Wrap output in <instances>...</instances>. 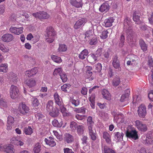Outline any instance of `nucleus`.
Wrapping results in <instances>:
<instances>
[{"mask_svg":"<svg viewBox=\"0 0 153 153\" xmlns=\"http://www.w3.org/2000/svg\"><path fill=\"white\" fill-rule=\"evenodd\" d=\"M7 119V123L12 125L14 122V118L11 116H9L8 117Z\"/></svg>","mask_w":153,"mask_h":153,"instance_id":"052dcab7","label":"nucleus"},{"mask_svg":"<svg viewBox=\"0 0 153 153\" xmlns=\"http://www.w3.org/2000/svg\"><path fill=\"white\" fill-rule=\"evenodd\" d=\"M138 57L137 56L132 55L129 58V60L131 62V65H136L137 64V60Z\"/></svg>","mask_w":153,"mask_h":153,"instance_id":"58836bf2","label":"nucleus"},{"mask_svg":"<svg viewBox=\"0 0 153 153\" xmlns=\"http://www.w3.org/2000/svg\"><path fill=\"white\" fill-rule=\"evenodd\" d=\"M0 50L4 52H7L9 51V49L5 47L2 44H0Z\"/></svg>","mask_w":153,"mask_h":153,"instance_id":"680f3d73","label":"nucleus"},{"mask_svg":"<svg viewBox=\"0 0 153 153\" xmlns=\"http://www.w3.org/2000/svg\"><path fill=\"white\" fill-rule=\"evenodd\" d=\"M85 108L82 107L79 108H76L74 111L77 113L84 114L85 112Z\"/></svg>","mask_w":153,"mask_h":153,"instance_id":"864d4df0","label":"nucleus"},{"mask_svg":"<svg viewBox=\"0 0 153 153\" xmlns=\"http://www.w3.org/2000/svg\"><path fill=\"white\" fill-rule=\"evenodd\" d=\"M11 142L14 143L15 145L20 146H23L24 144V143L21 141L17 139V138L13 137L11 140Z\"/></svg>","mask_w":153,"mask_h":153,"instance_id":"c756f323","label":"nucleus"},{"mask_svg":"<svg viewBox=\"0 0 153 153\" xmlns=\"http://www.w3.org/2000/svg\"><path fill=\"white\" fill-rule=\"evenodd\" d=\"M19 91L17 87L13 85H11L10 90V96L13 99L17 98L19 95Z\"/></svg>","mask_w":153,"mask_h":153,"instance_id":"7ed1b4c3","label":"nucleus"},{"mask_svg":"<svg viewBox=\"0 0 153 153\" xmlns=\"http://www.w3.org/2000/svg\"><path fill=\"white\" fill-rule=\"evenodd\" d=\"M108 32L107 30L103 31L100 35L101 38L103 39H106L108 37Z\"/></svg>","mask_w":153,"mask_h":153,"instance_id":"13d9d810","label":"nucleus"},{"mask_svg":"<svg viewBox=\"0 0 153 153\" xmlns=\"http://www.w3.org/2000/svg\"><path fill=\"white\" fill-rule=\"evenodd\" d=\"M71 85L69 84H65L61 87L62 90L65 92H68L70 90Z\"/></svg>","mask_w":153,"mask_h":153,"instance_id":"f704fd0d","label":"nucleus"},{"mask_svg":"<svg viewBox=\"0 0 153 153\" xmlns=\"http://www.w3.org/2000/svg\"><path fill=\"white\" fill-rule=\"evenodd\" d=\"M103 137L105 140L106 142L109 144L111 143V137L109 134L107 132H104L103 134Z\"/></svg>","mask_w":153,"mask_h":153,"instance_id":"bb28decb","label":"nucleus"},{"mask_svg":"<svg viewBox=\"0 0 153 153\" xmlns=\"http://www.w3.org/2000/svg\"><path fill=\"white\" fill-rule=\"evenodd\" d=\"M53 102L51 100L49 101L46 104V110L48 112L51 111L53 109Z\"/></svg>","mask_w":153,"mask_h":153,"instance_id":"72a5a7b5","label":"nucleus"},{"mask_svg":"<svg viewBox=\"0 0 153 153\" xmlns=\"http://www.w3.org/2000/svg\"><path fill=\"white\" fill-rule=\"evenodd\" d=\"M102 94L103 98L108 100H110L111 95L108 91L106 89H103L102 90Z\"/></svg>","mask_w":153,"mask_h":153,"instance_id":"2f4dec72","label":"nucleus"},{"mask_svg":"<svg viewBox=\"0 0 153 153\" xmlns=\"http://www.w3.org/2000/svg\"><path fill=\"white\" fill-rule=\"evenodd\" d=\"M59 108L63 116L65 117L69 116V113L67 111L66 109L64 107L63 105L59 106Z\"/></svg>","mask_w":153,"mask_h":153,"instance_id":"ea45409f","label":"nucleus"},{"mask_svg":"<svg viewBox=\"0 0 153 153\" xmlns=\"http://www.w3.org/2000/svg\"><path fill=\"white\" fill-rule=\"evenodd\" d=\"M139 45L141 49L143 51V52H145L147 51L148 45L145 43L143 40L140 39L139 40Z\"/></svg>","mask_w":153,"mask_h":153,"instance_id":"412c9836","label":"nucleus"},{"mask_svg":"<svg viewBox=\"0 0 153 153\" xmlns=\"http://www.w3.org/2000/svg\"><path fill=\"white\" fill-rule=\"evenodd\" d=\"M24 132L26 135H30L33 133V129L30 126L26 127L24 128Z\"/></svg>","mask_w":153,"mask_h":153,"instance_id":"c03bdc74","label":"nucleus"},{"mask_svg":"<svg viewBox=\"0 0 153 153\" xmlns=\"http://www.w3.org/2000/svg\"><path fill=\"white\" fill-rule=\"evenodd\" d=\"M54 97L55 102L56 104L59 106L62 105L63 104L62 98L60 97L57 92L54 93Z\"/></svg>","mask_w":153,"mask_h":153,"instance_id":"6ab92c4d","label":"nucleus"},{"mask_svg":"<svg viewBox=\"0 0 153 153\" xmlns=\"http://www.w3.org/2000/svg\"><path fill=\"white\" fill-rule=\"evenodd\" d=\"M123 24L124 30L126 34L127 39L128 42L131 44L134 43L135 39L134 33L132 31V27L131 26L130 19L128 17H126L124 20Z\"/></svg>","mask_w":153,"mask_h":153,"instance_id":"f257e3e1","label":"nucleus"},{"mask_svg":"<svg viewBox=\"0 0 153 153\" xmlns=\"http://www.w3.org/2000/svg\"><path fill=\"white\" fill-rule=\"evenodd\" d=\"M102 48H99L96 51L95 53H94L95 56L98 58L100 56L101 54H102Z\"/></svg>","mask_w":153,"mask_h":153,"instance_id":"bf43d9fd","label":"nucleus"},{"mask_svg":"<svg viewBox=\"0 0 153 153\" xmlns=\"http://www.w3.org/2000/svg\"><path fill=\"white\" fill-rule=\"evenodd\" d=\"M138 114L140 117H144L146 114V108L144 105H141L138 107Z\"/></svg>","mask_w":153,"mask_h":153,"instance_id":"9b49d317","label":"nucleus"},{"mask_svg":"<svg viewBox=\"0 0 153 153\" xmlns=\"http://www.w3.org/2000/svg\"><path fill=\"white\" fill-rule=\"evenodd\" d=\"M59 76L63 82H65L67 81L68 79L65 73L63 72Z\"/></svg>","mask_w":153,"mask_h":153,"instance_id":"4d7b16f0","label":"nucleus"},{"mask_svg":"<svg viewBox=\"0 0 153 153\" xmlns=\"http://www.w3.org/2000/svg\"><path fill=\"white\" fill-rule=\"evenodd\" d=\"M114 19L113 17H110L105 20L104 24L106 27H109L112 25V23L114 22Z\"/></svg>","mask_w":153,"mask_h":153,"instance_id":"aec40b11","label":"nucleus"},{"mask_svg":"<svg viewBox=\"0 0 153 153\" xmlns=\"http://www.w3.org/2000/svg\"><path fill=\"white\" fill-rule=\"evenodd\" d=\"M125 94H123L121 97L120 100L121 102H123L127 99L129 94L130 91L128 89H127L125 91Z\"/></svg>","mask_w":153,"mask_h":153,"instance_id":"473e14b6","label":"nucleus"},{"mask_svg":"<svg viewBox=\"0 0 153 153\" xmlns=\"http://www.w3.org/2000/svg\"><path fill=\"white\" fill-rule=\"evenodd\" d=\"M71 102L72 104L74 105L75 107L77 106L80 104L79 101L78 100L72 99Z\"/></svg>","mask_w":153,"mask_h":153,"instance_id":"e2e57ef3","label":"nucleus"},{"mask_svg":"<svg viewBox=\"0 0 153 153\" xmlns=\"http://www.w3.org/2000/svg\"><path fill=\"white\" fill-rule=\"evenodd\" d=\"M35 117L36 119L38 121H39L40 122H43L45 116L41 113H38L35 114Z\"/></svg>","mask_w":153,"mask_h":153,"instance_id":"c9c22d12","label":"nucleus"},{"mask_svg":"<svg viewBox=\"0 0 153 153\" xmlns=\"http://www.w3.org/2000/svg\"><path fill=\"white\" fill-rule=\"evenodd\" d=\"M8 70V65L7 64H1L0 65V72L6 73Z\"/></svg>","mask_w":153,"mask_h":153,"instance_id":"79ce46f5","label":"nucleus"},{"mask_svg":"<svg viewBox=\"0 0 153 153\" xmlns=\"http://www.w3.org/2000/svg\"><path fill=\"white\" fill-rule=\"evenodd\" d=\"M140 99V97L137 95H134L133 97V99L132 101L133 103L139 102Z\"/></svg>","mask_w":153,"mask_h":153,"instance_id":"0e129e2a","label":"nucleus"},{"mask_svg":"<svg viewBox=\"0 0 153 153\" xmlns=\"http://www.w3.org/2000/svg\"><path fill=\"white\" fill-rule=\"evenodd\" d=\"M126 135L129 138H131L134 140L138 139L137 132L135 129H132L131 130H127L126 132Z\"/></svg>","mask_w":153,"mask_h":153,"instance_id":"39448f33","label":"nucleus"},{"mask_svg":"<svg viewBox=\"0 0 153 153\" xmlns=\"http://www.w3.org/2000/svg\"><path fill=\"white\" fill-rule=\"evenodd\" d=\"M51 59L54 62L57 63H59L62 62L61 58L57 56L53 55L51 57Z\"/></svg>","mask_w":153,"mask_h":153,"instance_id":"603ef678","label":"nucleus"},{"mask_svg":"<svg viewBox=\"0 0 153 153\" xmlns=\"http://www.w3.org/2000/svg\"><path fill=\"white\" fill-rule=\"evenodd\" d=\"M88 132L91 139L93 141L97 139L96 131L94 126H88Z\"/></svg>","mask_w":153,"mask_h":153,"instance_id":"423d86ee","label":"nucleus"},{"mask_svg":"<svg viewBox=\"0 0 153 153\" xmlns=\"http://www.w3.org/2000/svg\"><path fill=\"white\" fill-rule=\"evenodd\" d=\"M120 82V78L118 76L116 75L113 80V85L115 86L118 85Z\"/></svg>","mask_w":153,"mask_h":153,"instance_id":"4c0bfd02","label":"nucleus"},{"mask_svg":"<svg viewBox=\"0 0 153 153\" xmlns=\"http://www.w3.org/2000/svg\"><path fill=\"white\" fill-rule=\"evenodd\" d=\"M84 129L85 127L83 124H82V125H78L76 129L78 134L79 135H81L83 134Z\"/></svg>","mask_w":153,"mask_h":153,"instance_id":"a19ab883","label":"nucleus"},{"mask_svg":"<svg viewBox=\"0 0 153 153\" xmlns=\"http://www.w3.org/2000/svg\"><path fill=\"white\" fill-rule=\"evenodd\" d=\"M102 149L104 153H115L114 150L107 146H102Z\"/></svg>","mask_w":153,"mask_h":153,"instance_id":"c85d7f7f","label":"nucleus"},{"mask_svg":"<svg viewBox=\"0 0 153 153\" xmlns=\"http://www.w3.org/2000/svg\"><path fill=\"white\" fill-rule=\"evenodd\" d=\"M98 58L95 56L94 54H91L88 56L87 59L90 63L94 64L97 60Z\"/></svg>","mask_w":153,"mask_h":153,"instance_id":"f3484780","label":"nucleus"},{"mask_svg":"<svg viewBox=\"0 0 153 153\" xmlns=\"http://www.w3.org/2000/svg\"><path fill=\"white\" fill-rule=\"evenodd\" d=\"M95 69L98 72H100L102 69V65L100 63H99L96 65L95 66Z\"/></svg>","mask_w":153,"mask_h":153,"instance_id":"338daca9","label":"nucleus"},{"mask_svg":"<svg viewBox=\"0 0 153 153\" xmlns=\"http://www.w3.org/2000/svg\"><path fill=\"white\" fill-rule=\"evenodd\" d=\"M2 41L5 42H9L12 41L14 39L13 36L10 33H6L2 36Z\"/></svg>","mask_w":153,"mask_h":153,"instance_id":"4468645a","label":"nucleus"},{"mask_svg":"<svg viewBox=\"0 0 153 153\" xmlns=\"http://www.w3.org/2000/svg\"><path fill=\"white\" fill-rule=\"evenodd\" d=\"M41 145L39 143L35 144L33 151L34 153H39L41 150Z\"/></svg>","mask_w":153,"mask_h":153,"instance_id":"de8ad7c7","label":"nucleus"},{"mask_svg":"<svg viewBox=\"0 0 153 153\" xmlns=\"http://www.w3.org/2000/svg\"><path fill=\"white\" fill-rule=\"evenodd\" d=\"M64 140L67 143H71L74 141L73 136L68 133H66L65 134Z\"/></svg>","mask_w":153,"mask_h":153,"instance_id":"4be33fe9","label":"nucleus"},{"mask_svg":"<svg viewBox=\"0 0 153 153\" xmlns=\"http://www.w3.org/2000/svg\"><path fill=\"white\" fill-rule=\"evenodd\" d=\"M125 41L124 33H122L120 36L119 42V45L120 47H122L124 45Z\"/></svg>","mask_w":153,"mask_h":153,"instance_id":"37998d69","label":"nucleus"},{"mask_svg":"<svg viewBox=\"0 0 153 153\" xmlns=\"http://www.w3.org/2000/svg\"><path fill=\"white\" fill-rule=\"evenodd\" d=\"M53 125L55 127H60L62 125V122L61 121L59 122L56 119H54L52 122Z\"/></svg>","mask_w":153,"mask_h":153,"instance_id":"49530a36","label":"nucleus"},{"mask_svg":"<svg viewBox=\"0 0 153 153\" xmlns=\"http://www.w3.org/2000/svg\"><path fill=\"white\" fill-rule=\"evenodd\" d=\"M23 28L22 27L19 28H16L11 27L10 29V32L12 33L19 35L23 32Z\"/></svg>","mask_w":153,"mask_h":153,"instance_id":"ddd939ff","label":"nucleus"},{"mask_svg":"<svg viewBox=\"0 0 153 153\" xmlns=\"http://www.w3.org/2000/svg\"><path fill=\"white\" fill-rule=\"evenodd\" d=\"M97 42V39L96 38H93L91 40L89 44L90 45H95Z\"/></svg>","mask_w":153,"mask_h":153,"instance_id":"774afa93","label":"nucleus"},{"mask_svg":"<svg viewBox=\"0 0 153 153\" xmlns=\"http://www.w3.org/2000/svg\"><path fill=\"white\" fill-rule=\"evenodd\" d=\"M114 134L115 138L118 140H120L121 139H123V134L122 132H116L114 133Z\"/></svg>","mask_w":153,"mask_h":153,"instance_id":"a18cd8bd","label":"nucleus"},{"mask_svg":"<svg viewBox=\"0 0 153 153\" xmlns=\"http://www.w3.org/2000/svg\"><path fill=\"white\" fill-rule=\"evenodd\" d=\"M78 126L77 123L74 121H72L70 124V128L72 131H75Z\"/></svg>","mask_w":153,"mask_h":153,"instance_id":"09e8293b","label":"nucleus"},{"mask_svg":"<svg viewBox=\"0 0 153 153\" xmlns=\"http://www.w3.org/2000/svg\"><path fill=\"white\" fill-rule=\"evenodd\" d=\"M14 151L15 150L13 148V146L12 145H9L7 146L4 147V151H5L7 153H13Z\"/></svg>","mask_w":153,"mask_h":153,"instance_id":"e433bc0d","label":"nucleus"},{"mask_svg":"<svg viewBox=\"0 0 153 153\" xmlns=\"http://www.w3.org/2000/svg\"><path fill=\"white\" fill-rule=\"evenodd\" d=\"M32 15L34 17L41 20L47 19L50 16L47 13L44 11H40L34 13L32 14Z\"/></svg>","mask_w":153,"mask_h":153,"instance_id":"20e7f679","label":"nucleus"},{"mask_svg":"<svg viewBox=\"0 0 153 153\" xmlns=\"http://www.w3.org/2000/svg\"><path fill=\"white\" fill-rule=\"evenodd\" d=\"M55 139L51 137H49L48 139L45 138V141L47 144L51 147H54L56 145Z\"/></svg>","mask_w":153,"mask_h":153,"instance_id":"dca6fc26","label":"nucleus"},{"mask_svg":"<svg viewBox=\"0 0 153 153\" xmlns=\"http://www.w3.org/2000/svg\"><path fill=\"white\" fill-rule=\"evenodd\" d=\"M149 27H148L146 25H141L140 27V28L143 30L145 31V33H146L145 36L149 38V34L150 33V30H149Z\"/></svg>","mask_w":153,"mask_h":153,"instance_id":"393cba45","label":"nucleus"},{"mask_svg":"<svg viewBox=\"0 0 153 153\" xmlns=\"http://www.w3.org/2000/svg\"><path fill=\"white\" fill-rule=\"evenodd\" d=\"M88 50L86 49H84L79 54V57L80 59H84L88 56Z\"/></svg>","mask_w":153,"mask_h":153,"instance_id":"cd10ccee","label":"nucleus"},{"mask_svg":"<svg viewBox=\"0 0 153 153\" xmlns=\"http://www.w3.org/2000/svg\"><path fill=\"white\" fill-rule=\"evenodd\" d=\"M141 139L143 141V143L145 144H150L152 143V140L149 134H147L146 136H142Z\"/></svg>","mask_w":153,"mask_h":153,"instance_id":"2eb2a0df","label":"nucleus"},{"mask_svg":"<svg viewBox=\"0 0 153 153\" xmlns=\"http://www.w3.org/2000/svg\"><path fill=\"white\" fill-rule=\"evenodd\" d=\"M112 64L113 67L116 69H121L120 62L118 59L117 55H115L112 59Z\"/></svg>","mask_w":153,"mask_h":153,"instance_id":"9d476101","label":"nucleus"},{"mask_svg":"<svg viewBox=\"0 0 153 153\" xmlns=\"http://www.w3.org/2000/svg\"><path fill=\"white\" fill-rule=\"evenodd\" d=\"M140 13L139 10H135L134 13L133 19L137 24H140L141 22L140 19Z\"/></svg>","mask_w":153,"mask_h":153,"instance_id":"f8f14e48","label":"nucleus"},{"mask_svg":"<svg viewBox=\"0 0 153 153\" xmlns=\"http://www.w3.org/2000/svg\"><path fill=\"white\" fill-rule=\"evenodd\" d=\"M46 31V34L45 36L47 41L49 43L52 42L54 40L56 34L54 29L51 27H48Z\"/></svg>","mask_w":153,"mask_h":153,"instance_id":"f03ea898","label":"nucleus"},{"mask_svg":"<svg viewBox=\"0 0 153 153\" xmlns=\"http://www.w3.org/2000/svg\"><path fill=\"white\" fill-rule=\"evenodd\" d=\"M71 4L77 8L82 7L83 3L81 0H71Z\"/></svg>","mask_w":153,"mask_h":153,"instance_id":"a211bd4d","label":"nucleus"},{"mask_svg":"<svg viewBox=\"0 0 153 153\" xmlns=\"http://www.w3.org/2000/svg\"><path fill=\"white\" fill-rule=\"evenodd\" d=\"M94 122L92 120V118L91 116H89L87 120V126H94Z\"/></svg>","mask_w":153,"mask_h":153,"instance_id":"6e6d98bb","label":"nucleus"},{"mask_svg":"<svg viewBox=\"0 0 153 153\" xmlns=\"http://www.w3.org/2000/svg\"><path fill=\"white\" fill-rule=\"evenodd\" d=\"M67 49V47L65 45L60 44L58 49V51L59 52L65 51Z\"/></svg>","mask_w":153,"mask_h":153,"instance_id":"8fccbe9b","label":"nucleus"},{"mask_svg":"<svg viewBox=\"0 0 153 153\" xmlns=\"http://www.w3.org/2000/svg\"><path fill=\"white\" fill-rule=\"evenodd\" d=\"M109 5L107 3H103L99 8V10L101 12H106L109 9Z\"/></svg>","mask_w":153,"mask_h":153,"instance_id":"a878e982","label":"nucleus"},{"mask_svg":"<svg viewBox=\"0 0 153 153\" xmlns=\"http://www.w3.org/2000/svg\"><path fill=\"white\" fill-rule=\"evenodd\" d=\"M19 110L20 113L23 114L27 113L29 111V108L25 104L22 103L19 104Z\"/></svg>","mask_w":153,"mask_h":153,"instance_id":"6e6552de","label":"nucleus"},{"mask_svg":"<svg viewBox=\"0 0 153 153\" xmlns=\"http://www.w3.org/2000/svg\"><path fill=\"white\" fill-rule=\"evenodd\" d=\"M87 20L85 18H82L76 22L74 25V28L75 29H78L80 28L82 25H84L87 22Z\"/></svg>","mask_w":153,"mask_h":153,"instance_id":"1a4fd4ad","label":"nucleus"},{"mask_svg":"<svg viewBox=\"0 0 153 153\" xmlns=\"http://www.w3.org/2000/svg\"><path fill=\"white\" fill-rule=\"evenodd\" d=\"M26 84L30 88L36 85V81L33 79L27 80L25 82Z\"/></svg>","mask_w":153,"mask_h":153,"instance_id":"7c9ffc66","label":"nucleus"},{"mask_svg":"<svg viewBox=\"0 0 153 153\" xmlns=\"http://www.w3.org/2000/svg\"><path fill=\"white\" fill-rule=\"evenodd\" d=\"M9 77L10 80L14 83L18 81V77L16 74L13 72H10Z\"/></svg>","mask_w":153,"mask_h":153,"instance_id":"5701e85b","label":"nucleus"},{"mask_svg":"<svg viewBox=\"0 0 153 153\" xmlns=\"http://www.w3.org/2000/svg\"><path fill=\"white\" fill-rule=\"evenodd\" d=\"M135 125L138 130L141 131L145 132L147 131V128L146 126L142 123V122L139 120L135 121Z\"/></svg>","mask_w":153,"mask_h":153,"instance_id":"0eeeda50","label":"nucleus"},{"mask_svg":"<svg viewBox=\"0 0 153 153\" xmlns=\"http://www.w3.org/2000/svg\"><path fill=\"white\" fill-rule=\"evenodd\" d=\"M111 53V50L109 49H108L107 50H105L103 53V55L104 57L108 59L110 54Z\"/></svg>","mask_w":153,"mask_h":153,"instance_id":"3c124183","label":"nucleus"},{"mask_svg":"<svg viewBox=\"0 0 153 153\" xmlns=\"http://www.w3.org/2000/svg\"><path fill=\"white\" fill-rule=\"evenodd\" d=\"M88 137L86 136H83L81 139L82 143L83 145L87 144Z\"/></svg>","mask_w":153,"mask_h":153,"instance_id":"69168bd1","label":"nucleus"},{"mask_svg":"<svg viewBox=\"0 0 153 153\" xmlns=\"http://www.w3.org/2000/svg\"><path fill=\"white\" fill-rule=\"evenodd\" d=\"M62 72H63L62 68H58L54 70L53 73V74L54 75H56L59 74V76H60V74H61Z\"/></svg>","mask_w":153,"mask_h":153,"instance_id":"5fc2aeb1","label":"nucleus"},{"mask_svg":"<svg viewBox=\"0 0 153 153\" xmlns=\"http://www.w3.org/2000/svg\"><path fill=\"white\" fill-rule=\"evenodd\" d=\"M49 114L53 117H56L59 115V110L57 108H54L51 111H49Z\"/></svg>","mask_w":153,"mask_h":153,"instance_id":"b1692460","label":"nucleus"}]
</instances>
